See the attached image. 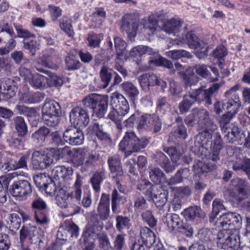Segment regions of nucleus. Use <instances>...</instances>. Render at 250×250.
Instances as JSON below:
<instances>
[{
  "mask_svg": "<svg viewBox=\"0 0 250 250\" xmlns=\"http://www.w3.org/2000/svg\"><path fill=\"white\" fill-rule=\"evenodd\" d=\"M83 181L80 175H77L74 188L71 193H67L63 188H59L56 194V203L61 208H67L71 205L73 200L80 203L82 196Z\"/></svg>",
  "mask_w": 250,
  "mask_h": 250,
  "instance_id": "obj_1",
  "label": "nucleus"
},
{
  "mask_svg": "<svg viewBox=\"0 0 250 250\" xmlns=\"http://www.w3.org/2000/svg\"><path fill=\"white\" fill-rule=\"evenodd\" d=\"M147 144L146 139H139L134 132H126L119 144V148L120 151L124 152L126 158L133 153L140 151Z\"/></svg>",
  "mask_w": 250,
  "mask_h": 250,
  "instance_id": "obj_2",
  "label": "nucleus"
},
{
  "mask_svg": "<svg viewBox=\"0 0 250 250\" xmlns=\"http://www.w3.org/2000/svg\"><path fill=\"white\" fill-rule=\"evenodd\" d=\"M184 121L188 125L191 126L197 124L200 128L206 126L212 129L218 128L217 125L214 123L213 118L205 109L194 108L191 113L185 118Z\"/></svg>",
  "mask_w": 250,
  "mask_h": 250,
  "instance_id": "obj_3",
  "label": "nucleus"
},
{
  "mask_svg": "<svg viewBox=\"0 0 250 250\" xmlns=\"http://www.w3.org/2000/svg\"><path fill=\"white\" fill-rule=\"evenodd\" d=\"M216 240L217 247L224 250H236L240 245L239 231L234 228H226L219 231L216 234Z\"/></svg>",
  "mask_w": 250,
  "mask_h": 250,
  "instance_id": "obj_4",
  "label": "nucleus"
},
{
  "mask_svg": "<svg viewBox=\"0 0 250 250\" xmlns=\"http://www.w3.org/2000/svg\"><path fill=\"white\" fill-rule=\"evenodd\" d=\"M108 102L107 96L96 93L89 94L82 100L83 105L85 107L93 109V113L99 118H102L106 113Z\"/></svg>",
  "mask_w": 250,
  "mask_h": 250,
  "instance_id": "obj_5",
  "label": "nucleus"
},
{
  "mask_svg": "<svg viewBox=\"0 0 250 250\" xmlns=\"http://www.w3.org/2000/svg\"><path fill=\"white\" fill-rule=\"evenodd\" d=\"M214 139L210 146V152L207 156V159L212 161L213 163H208L205 166L202 167V163L197 165L198 168H200L202 172H208L216 169V166L215 163L219 160L220 151L222 148V140L220 133L215 132L214 134Z\"/></svg>",
  "mask_w": 250,
  "mask_h": 250,
  "instance_id": "obj_6",
  "label": "nucleus"
},
{
  "mask_svg": "<svg viewBox=\"0 0 250 250\" xmlns=\"http://www.w3.org/2000/svg\"><path fill=\"white\" fill-rule=\"evenodd\" d=\"M223 84V83H216L206 89L203 86H201L198 89L191 90L187 95L194 103H201L205 101L206 104L211 105L213 95L218 92Z\"/></svg>",
  "mask_w": 250,
  "mask_h": 250,
  "instance_id": "obj_7",
  "label": "nucleus"
},
{
  "mask_svg": "<svg viewBox=\"0 0 250 250\" xmlns=\"http://www.w3.org/2000/svg\"><path fill=\"white\" fill-rule=\"evenodd\" d=\"M140 186L138 188L145 190L146 194L150 195L157 208H162L167 202V193L162 188L158 189L157 186H153L148 181H143Z\"/></svg>",
  "mask_w": 250,
  "mask_h": 250,
  "instance_id": "obj_8",
  "label": "nucleus"
},
{
  "mask_svg": "<svg viewBox=\"0 0 250 250\" xmlns=\"http://www.w3.org/2000/svg\"><path fill=\"white\" fill-rule=\"evenodd\" d=\"M20 74L25 82L35 89L43 90L46 87L47 78L43 75L32 74L30 69L22 66L20 69Z\"/></svg>",
  "mask_w": 250,
  "mask_h": 250,
  "instance_id": "obj_9",
  "label": "nucleus"
},
{
  "mask_svg": "<svg viewBox=\"0 0 250 250\" xmlns=\"http://www.w3.org/2000/svg\"><path fill=\"white\" fill-rule=\"evenodd\" d=\"M229 194L235 200L241 202L248 195L249 185L246 181L240 178L233 179L230 182Z\"/></svg>",
  "mask_w": 250,
  "mask_h": 250,
  "instance_id": "obj_10",
  "label": "nucleus"
},
{
  "mask_svg": "<svg viewBox=\"0 0 250 250\" xmlns=\"http://www.w3.org/2000/svg\"><path fill=\"white\" fill-rule=\"evenodd\" d=\"M186 38L188 46L195 50L196 55L199 59L208 56V47L206 42L199 39L192 32H188Z\"/></svg>",
  "mask_w": 250,
  "mask_h": 250,
  "instance_id": "obj_11",
  "label": "nucleus"
},
{
  "mask_svg": "<svg viewBox=\"0 0 250 250\" xmlns=\"http://www.w3.org/2000/svg\"><path fill=\"white\" fill-rule=\"evenodd\" d=\"M121 28L122 31L126 32L128 37H134L138 30L141 29L138 14L133 13L125 15L122 18Z\"/></svg>",
  "mask_w": 250,
  "mask_h": 250,
  "instance_id": "obj_12",
  "label": "nucleus"
},
{
  "mask_svg": "<svg viewBox=\"0 0 250 250\" xmlns=\"http://www.w3.org/2000/svg\"><path fill=\"white\" fill-rule=\"evenodd\" d=\"M107 163L109 169L113 174L112 178L117 185V188L120 192H123L120 180L123 177L124 172L122 168L121 157L115 155L108 158Z\"/></svg>",
  "mask_w": 250,
  "mask_h": 250,
  "instance_id": "obj_13",
  "label": "nucleus"
},
{
  "mask_svg": "<svg viewBox=\"0 0 250 250\" xmlns=\"http://www.w3.org/2000/svg\"><path fill=\"white\" fill-rule=\"evenodd\" d=\"M31 161L33 167L35 169H44L50 167L53 163V158L51 153L40 150L34 151L32 154Z\"/></svg>",
  "mask_w": 250,
  "mask_h": 250,
  "instance_id": "obj_14",
  "label": "nucleus"
},
{
  "mask_svg": "<svg viewBox=\"0 0 250 250\" xmlns=\"http://www.w3.org/2000/svg\"><path fill=\"white\" fill-rule=\"evenodd\" d=\"M69 119L71 124L79 128L85 127L89 123L87 111L81 107H76L71 110Z\"/></svg>",
  "mask_w": 250,
  "mask_h": 250,
  "instance_id": "obj_15",
  "label": "nucleus"
},
{
  "mask_svg": "<svg viewBox=\"0 0 250 250\" xmlns=\"http://www.w3.org/2000/svg\"><path fill=\"white\" fill-rule=\"evenodd\" d=\"M239 87V85L236 84L231 87L224 94V96L226 98H229L227 103V109L229 113H232L235 115L237 114L238 109L241 105L239 95L234 94V92L238 90Z\"/></svg>",
  "mask_w": 250,
  "mask_h": 250,
  "instance_id": "obj_16",
  "label": "nucleus"
},
{
  "mask_svg": "<svg viewBox=\"0 0 250 250\" xmlns=\"http://www.w3.org/2000/svg\"><path fill=\"white\" fill-rule=\"evenodd\" d=\"M32 191L31 184L27 180H20L15 181L10 187L9 192L15 197H24Z\"/></svg>",
  "mask_w": 250,
  "mask_h": 250,
  "instance_id": "obj_17",
  "label": "nucleus"
},
{
  "mask_svg": "<svg viewBox=\"0 0 250 250\" xmlns=\"http://www.w3.org/2000/svg\"><path fill=\"white\" fill-rule=\"evenodd\" d=\"M63 139L70 145L77 146L83 143L84 136L83 132L78 127L71 126L63 132Z\"/></svg>",
  "mask_w": 250,
  "mask_h": 250,
  "instance_id": "obj_18",
  "label": "nucleus"
},
{
  "mask_svg": "<svg viewBox=\"0 0 250 250\" xmlns=\"http://www.w3.org/2000/svg\"><path fill=\"white\" fill-rule=\"evenodd\" d=\"M138 80L141 87L145 91H147L150 86L157 85L161 86L163 88L167 86L166 82L159 79L158 77L153 73L145 74L140 75L139 76Z\"/></svg>",
  "mask_w": 250,
  "mask_h": 250,
  "instance_id": "obj_19",
  "label": "nucleus"
},
{
  "mask_svg": "<svg viewBox=\"0 0 250 250\" xmlns=\"http://www.w3.org/2000/svg\"><path fill=\"white\" fill-rule=\"evenodd\" d=\"M217 224L223 228H234L238 230L242 224V217L236 212H229L221 216Z\"/></svg>",
  "mask_w": 250,
  "mask_h": 250,
  "instance_id": "obj_20",
  "label": "nucleus"
},
{
  "mask_svg": "<svg viewBox=\"0 0 250 250\" xmlns=\"http://www.w3.org/2000/svg\"><path fill=\"white\" fill-rule=\"evenodd\" d=\"M110 103L112 107L121 114H127L129 112V104L123 95L117 92L112 93Z\"/></svg>",
  "mask_w": 250,
  "mask_h": 250,
  "instance_id": "obj_21",
  "label": "nucleus"
},
{
  "mask_svg": "<svg viewBox=\"0 0 250 250\" xmlns=\"http://www.w3.org/2000/svg\"><path fill=\"white\" fill-rule=\"evenodd\" d=\"M73 173V171L71 167L58 166L52 169L50 178L59 183L62 185L65 178L67 176L72 175Z\"/></svg>",
  "mask_w": 250,
  "mask_h": 250,
  "instance_id": "obj_22",
  "label": "nucleus"
},
{
  "mask_svg": "<svg viewBox=\"0 0 250 250\" xmlns=\"http://www.w3.org/2000/svg\"><path fill=\"white\" fill-rule=\"evenodd\" d=\"M203 128H204V130L200 132L194 138L195 146L197 147V149L199 150L200 147H203L204 145H207L208 142H210L213 133L217 129V128H208L207 126Z\"/></svg>",
  "mask_w": 250,
  "mask_h": 250,
  "instance_id": "obj_23",
  "label": "nucleus"
},
{
  "mask_svg": "<svg viewBox=\"0 0 250 250\" xmlns=\"http://www.w3.org/2000/svg\"><path fill=\"white\" fill-rule=\"evenodd\" d=\"M183 22L184 21L179 18L174 17L163 22L162 30L168 34L175 35L180 31Z\"/></svg>",
  "mask_w": 250,
  "mask_h": 250,
  "instance_id": "obj_24",
  "label": "nucleus"
},
{
  "mask_svg": "<svg viewBox=\"0 0 250 250\" xmlns=\"http://www.w3.org/2000/svg\"><path fill=\"white\" fill-rule=\"evenodd\" d=\"M109 195L103 193L97 208L98 215L102 220H106L109 217Z\"/></svg>",
  "mask_w": 250,
  "mask_h": 250,
  "instance_id": "obj_25",
  "label": "nucleus"
},
{
  "mask_svg": "<svg viewBox=\"0 0 250 250\" xmlns=\"http://www.w3.org/2000/svg\"><path fill=\"white\" fill-rule=\"evenodd\" d=\"M29 238L32 243L37 241L39 238V229L33 226H23L20 230V241L23 242Z\"/></svg>",
  "mask_w": 250,
  "mask_h": 250,
  "instance_id": "obj_26",
  "label": "nucleus"
},
{
  "mask_svg": "<svg viewBox=\"0 0 250 250\" xmlns=\"http://www.w3.org/2000/svg\"><path fill=\"white\" fill-rule=\"evenodd\" d=\"M71 161L73 166L77 167L81 166L82 167L84 164V160L87 155V151L82 148H75L71 151ZM82 171H84L83 169L82 168Z\"/></svg>",
  "mask_w": 250,
  "mask_h": 250,
  "instance_id": "obj_27",
  "label": "nucleus"
},
{
  "mask_svg": "<svg viewBox=\"0 0 250 250\" xmlns=\"http://www.w3.org/2000/svg\"><path fill=\"white\" fill-rule=\"evenodd\" d=\"M13 81L7 79L1 83L0 84V92L4 95L7 99H9L16 94L17 88L12 84Z\"/></svg>",
  "mask_w": 250,
  "mask_h": 250,
  "instance_id": "obj_28",
  "label": "nucleus"
},
{
  "mask_svg": "<svg viewBox=\"0 0 250 250\" xmlns=\"http://www.w3.org/2000/svg\"><path fill=\"white\" fill-rule=\"evenodd\" d=\"M61 107L58 103L54 101H45L42 108V115H59Z\"/></svg>",
  "mask_w": 250,
  "mask_h": 250,
  "instance_id": "obj_29",
  "label": "nucleus"
},
{
  "mask_svg": "<svg viewBox=\"0 0 250 250\" xmlns=\"http://www.w3.org/2000/svg\"><path fill=\"white\" fill-rule=\"evenodd\" d=\"M141 29L142 27L144 29L146 33L151 35L154 34L156 30L157 21L152 16H149L147 20L143 19L140 21Z\"/></svg>",
  "mask_w": 250,
  "mask_h": 250,
  "instance_id": "obj_30",
  "label": "nucleus"
},
{
  "mask_svg": "<svg viewBox=\"0 0 250 250\" xmlns=\"http://www.w3.org/2000/svg\"><path fill=\"white\" fill-rule=\"evenodd\" d=\"M105 178V170L99 169L95 172L91 178V183L94 190L98 192L101 189V185Z\"/></svg>",
  "mask_w": 250,
  "mask_h": 250,
  "instance_id": "obj_31",
  "label": "nucleus"
},
{
  "mask_svg": "<svg viewBox=\"0 0 250 250\" xmlns=\"http://www.w3.org/2000/svg\"><path fill=\"white\" fill-rule=\"evenodd\" d=\"M6 221L7 227L13 232H15L21 226V219L16 213L8 214Z\"/></svg>",
  "mask_w": 250,
  "mask_h": 250,
  "instance_id": "obj_32",
  "label": "nucleus"
},
{
  "mask_svg": "<svg viewBox=\"0 0 250 250\" xmlns=\"http://www.w3.org/2000/svg\"><path fill=\"white\" fill-rule=\"evenodd\" d=\"M156 51L152 48L145 45H138L133 47L130 51V56L133 58L140 57L144 54L153 55Z\"/></svg>",
  "mask_w": 250,
  "mask_h": 250,
  "instance_id": "obj_33",
  "label": "nucleus"
},
{
  "mask_svg": "<svg viewBox=\"0 0 250 250\" xmlns=\"http://www.w3.org/2000/svg\"><path fill=\"white\" fill-rule=\"evenodd\" d=\"M50 132L48 128L42 127L32 134V138L36 143L42 145L45 141V139Z\"/></svg>",
  "mask_w": 250,
  "mask_h": 250,
  "instance_id": "obj_34",
  "label": "nucleus"
},
{
  "mask_svg": "<svg viewBox=\"0 0 250 250\" xmlns=\"http://www.w3.org/2000/svg\"><path fill=\"white\" fill-rule=\"evenodd\" d=\"M149 178L155 184H160L164 182L166 178L164 172L158 167H150Z\"/></svg>",
  "mask_w": 250,
  "mask_h": 250,
  "instance_id": "obj_35",
  "label": "nucleus"
},
{
  "mask_svg": "<svg viewBox=\"0 0 250 250\" xmlns=\"http://www.w3.org/2000/svg\"><path fill=\"white\" fill-rule=\"evenodd\" d=\"M11 178L9 176L0 177V203H4L7 200L6 193Z\"/></svg>",
  "mask_w": 250,
  "mask_h": 250,
  "instance_id": "obj_36",
  "label": "nucleus"
},
{
  "mask_svg": "<svg viewBox=\"0 0 250 250\" xmlns=\"http://www.w3.org/2000/svg\"><path fill=\"white\" fill-rule=\"evenodd\" d=\"M189 174V170L188 168H185L179 169L173 177L170 178L168 184L173 185L181 183L184 179L187 178Z\"/></svg>",
  "mask_w": 250,
  "mask_h": 250,
  "instance_id": "obj_37",
  "label": "nucleus"
},
{
  "mask_svg": "<svg viewBox=\"0 0 250 250\" xmlns=\"http://www.w3.org/2000/svg\"><path fill=\"white\" fill-rule=\"evenodd\" d=\"M61 186L59 183L50 178H48V180L42 189L45 191L47 195L50 196L56 195L58 188H62Z\"/></svg>",
  "mask_w": 250,
  "mask_h": 250,
  "instance_id": "obj_38",
  "label": "nucleus"
},
{
  "mask_svg": "<svg viewBox=\"0 0 250 250\" xmlns=\"http://www.w3.org/2000/svg\"><path fill=\"white\" fill-rule=\"evenodd\" d=\"M96 234L93 233L91 229H88L83 233L85 248L83 250H93L94 248V239Z\"/></svg>",
  "mask_w": 250,
  "mask_h": 250,
  "instance_id": "obj_39",
  "label": "nucleus"
},
{
  "mask_svg": "<svg viewBox=\"0 0 250 250\" xmlns=\"http://www.w3.org/2000/svg\"><path fill=\"white\" fill-rule=\"evenodd\" d=\"M121 86L126 94L131 98H135L139 95L137 87L131 82H124Z\"/></svg>",
  "mask_w": 250,
  "mask_h": 250,
  "instance_id": "obj_40",
  "label": "nucleus"
},
{
  "mask_svg": "<svg viewBox=\"0 0 250 250\" xmlns=\"http://www.w3.org/2000/svg\"><path fill=\"white\" fill-rule=\"evenodd\" d=\"M43 97L40 92H28L24 93L22 96L23 101L27 104L38 103L42 101Z\"/></svg>",
  "mask_w": 250,
  "mask_h": 250,
  "instance_id": "obj_41",
  "label": "nucleus"
},
{
  "mask_svg": "<svg viewBox=\"0 0 250 250\" xmlns=\"http://www.w3.org/2000/svg\"><path fill=\"white\" fill-rule=\"evenodd\" d=\"M182 220L176 214H169L166 217L165 223L167 227L171 230L177 229L181 223Z\"/></svg>",
  "mask_w": 250,
  "mask_h": 250,
  "instance_id": "obj_42",
  "label": "nucleus"
},
{
  "mask_svg": "<svg viewBox=\"0 0 250 250\" xmlns=\"http://www.w3.org/2000/svg\"><path fill=\"white\" fill-rule=\"evenodd\" d=\"M60 28L70 38H73L75 34L72 29L71 20L66 17H63L60 21Z\"/></svg>",
  "mask_w": 250,
  "mask_h": 250,
  "instance_id": "obj_43",
  "label": "nucleus"
},
{
  "mask_svg": "<svg viewBox=\"0 0 250 250\" xmlns=\"http://www.w3.org/2000/svg\"><path fill=\"white\" fill-rule=\"evenodd\" d=\"M19 113L28 117V120L35 117H39L40 114L34 108L26 107L23 105H18L16 106Z\"/></svg>",
  "mask_w": 250,
  "mask_h": 250,
  "instance_id": "obj_44",
  "label": "nucleus"
},
{
  "mask_svg": "<svg viewBox=\"0 0 250 250\" xmlns=\"http://www.w3.org/2000/svg\"><path fill=\"white\" fill-rule=\"evenodd\" d=\"M100 76L102 82L104 83L103 88L107 87L112 77L111 70L106 66H103L100 71Z\"/></svg>",
  "mask_w": 250,
  "mask_h": 250,
  "instance_id": "obj_45",
  "label": "nucleus"
},
{
  "mask_svg": "<svg viewBox=\"0 0 250 250\" xmlns=\"http://www.w3.org/2000/svg\"><path fill=\"white\" fill-rule=\"evenodd\" d=\"M14 122L19 135L21 137L25 136L27 133L28 129L23 118L20 116L17 117L14 119Z\"/></svg>",
  "mask_w": 250,
  "mask_h": 250,
  "instance_id": "obj_46",
  "label": "nucleus"
},
{
  "mask_svg": "<svg viewBox=\"0 0 250 250\" xmlns=\"http://www.w3.org/2000/svg\"><path fill=\"white\" fill-rule=\"evenodd\" d=\"M183 214L185 217L189 220H193L196 217H202L203 212L198 206L190 207L186 209Z\"/></svg>",
  "mask_w": 250,
  "mask_h": 250,
  "instance_id": "obj_47",
  "label": "nucleus"
},
{
  "mask_svg": "<svg viewBox=\"0 0 250 250\" xmlns=\"http://www.w3.org/2000/svg\"><path fill=\"white\" fill-rule=\"evenodd\" d=\"M140 235L144 243L151 244L155 241V233L147 227L141 229Z\"/></svg>",
  "mask_w": 250,
  "mask_h": 250,
  "instance_id": "obj_48",
  "label": "nucleus"
},
{
  "mask_svg": "<svg viewBox=\"0 0 250 250\" xmlns=\"http://www.w3.org/2000/svg\"><path fill=\"white\" fill-rule=\"evenodd\" d=\"M126 114H121L118 111L112 107V110L110 111L108 114V117L111 120L115 122L118 129H121L122 128L121 122L123 120V117Z\"/></svg>",
  "mask_w": 250,
  "mask_h": 250,
  "instance_id": "obj_49",
  "label": "nucleus"
},
{
  "mask_svg": "<svg viewBox=\"0 0 250 250\" xmlns=\"http://www.w3.org/2000/svg\"><path fill=\"white\" fill-rule=\"evenodd\" d=\"M114 46L116 49L117 59H120L125 54L126 43L119 37L114 38Z\"/></svg>",
  "mask_w": 250,
  "mask_h": 250,
  "instance_id": "obj_50",
  "label": "nucleus"
},
{
  "mask_svg": "<svg viewBox=\"0 0 250 250\" xmlns=\"http://www.w3.org/2000/svg\"><path fill=\"white\" fill-rule=\"evenodd\" d=\"M225 209L223 201L218 198L214 199L212 203V211L210 215V221H213L220 211Z\"/></svg>",
  "mask_w": 250,
  "mask_h": 250,
  "instance_id": "obj_51",
  "label": "nucleus"
},
{
  "mask_svg": "<svg viewBox=\"0 0 250 250\" xmlns=\"http://www.w3.org/2000/svg\"><path fill=\"white\" fill-rule=\"evenodd\" d=\"M167 56L173 60H177L182 57L191 58V54L185 50H174L167 52Z\"/></svg>",
  "mask_w": 250,
  "mask_h": 250,
  "instance_id": "obj_52",
  "label": "nucleus"
},
{
  "mask_svg": "<svg viewBox=\"0 0 250 250\" xmlns=\"http://www.w3.org/2000/svg\"><path fill=\"white\" fill-rule=\"evenodd\" d=\"M150 126L147 128L148 130H153L155 133L159 131L162 127V123L159 118L156 115L154 114H150Z\"/></svg>",
  "mask_w": 250,
  "mask_h": 250,
  "instance_id": "obj_53",
  "label": "nucleus"
},
{
  "mask_svg": "<svg viewBox=\"0 0 250 250\" xmlns=\"http://www.w3.org/2000/svg\"><path fill=\"white\" fill-rule=\"evenodd\" d=\"M188 97L185 95L183 97V99L179 104V109L181 113L185 114L188 112L192 105L194 103Z\"/></svg>",
  "mask_w": 250,
  "mask_h": 250,
  "instance_id": "obj_54",
  "label": "nucleus"
},
{
  "mask_svg": "<svg viewBox=\"0 0 250 250\" xmlns=\"http://www.w3.org/2000/svg\"><path fill=\"white\" fill-rule=\"evenodd\" d=\"M239 128L234 125H232L230 131H229L225 135V138L230 143H233L237 141L240 134Z\"/></svg>",
  "mask_w": 250,
  "mask_h": 250,
  "instance_id": "obj_55",
  "label": "nucleus"
},
{
  "mask_svg": "<svg viewBox=\"0 0 250 250\" xmlns=\"http://www.w3.org/2000/svg\"><path fill=\"white\" fill-rule=\"evenodd\" d=\"M38 63L44 67L51 69H56L57 66L52 62L50 56L48 54H44L38 60Z\"/></svg>",
  "mask_w": 250,
  "mask_h": 250,
  "instance_id": "obj_56",
  "label": "nucleus"
},
{
  "mask_svg": "<svg viewBox=\"0 0 250 250\" xmlns=\"http://www.w3.org/2000/svg\"><path fill=\"white\" fill-rule=\"evenodd\" d=\"M44 123L47 126L55 127L59 123V115H42Z\"/></svg>",
  "mask_w": 250,
  "mask_h": 250,
  "instance_id": "obj_57",
  "label": "nucleus"
},
{
  "mask_svg": "<svg viewBox=\"0 0 250 250\" xmlns=\"http://www.w3.org/2000/svg\"><path fill=\"white\" fill-rule=\"evenodd\" d=\"M99 160V155L97 154H91L88 155L86 158V160L84 162L83 166L82 167V169H83L84 171H85L91 167L94 164L98 161Z\"/></svg>",
  "mask_w": 250,
  "mask_h": 250,
  "instance_id": "obj_58",
  "label": "nucleus"
},
{
  "mask_svg": "<svg viewBox=\"0 0 250 250\" xmlns=\"http://www.w3.org/2000/svg\"><path fill=\"white\" fill-rule=\"evenodd\" d=\"M116 227L121 231L125 228L128 227L130 220L127 217L119 215L116 217Z\"/></svg>",
  "mask_w": 250,
  "mask_h": 250,
  "instance_id": "obj_59",
  "label": "nucleus"
},
{
  "mask_svg": "<svg viewBox=\"0 0 250 250\" xmlns=\"http://www.w3.org/2000/svg\"><path fill=\"white\" fill-rule=\"evenodd\" d=\"M52 153L56 157V159L60 160L64 158L66 155H70L71 150L69 147L65 146L63 148L53 149Z\"/></svg>",
  "mask_w": 250,
  "mask_h": 250,
  "instance_id": "obj_60",
  "label": "nucleus"
},
{
  "mask_svg": "<svg viewBox=\"0 0 250 250\" xmlns=\"http://www.w3.org/2000/svg\"><path fill=\"white\" fill-rule=\"evenodd\" d=\"M150 119L149 114H145L142 115L138 120V128L139 129L147 130L148 127L150 125L149 123Z\"/></svg>",
  "mask_w": 250,
  "mask_h": 250,
  "instance_id": "obj_61",
  "label": "nucleus"
},
{
  "mask_svg": "<svg viewBox=\"0 0 250 250\" xmlns=\"http://www.w3.org/2000/svg\"><path fill=\"white\" fill-rule=\"evenodd\" d=\"M176 230L188 237L192 236L193 232L192 227L186 223H183L182 221Z\"/></svg>",
  "mask_w": 250,
  "mask_h": 250,
  "instance_id": "obj_62",
  "label": "nucleus"
},
{
  "mask_svg": "<svg viewBox=\"0 0 250 250\" xmlns=\"http://www.w3.org/2000/svg\"><path fill=\"white\" fill-rule=\"evenodd\" d=\"M66 67L68 70H76L79 68L80 62L75 60L73 56H67L65 59Z\"/></svg>",
  "mask_w": 250,
  "mask_h": 250,
  "instance_id": "obj_63",
  "label": "nucleus"
},
{
  "mask_svg": "<svg viewBox=\"0 0 250 250\" xmlns=\"http://www.w3.org/2000/svg\"><path fill=\"white\" fill-rule=\"evenodd\" d=\"M184 83L187 86H191L195 84L198 81V77L193 72H187L184 75Z\"/></svg>",
  "mask_w": 250,
  "mask_h": 250,
  "instance_id": "obj_64",
  "label": "nucleus"
}]
</instances>
